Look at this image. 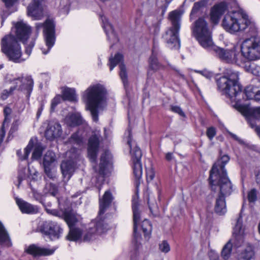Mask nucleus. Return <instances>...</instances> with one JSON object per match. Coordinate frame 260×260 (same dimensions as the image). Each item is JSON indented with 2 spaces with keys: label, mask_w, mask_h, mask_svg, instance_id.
<instances>
[{
  "label": "nucleus",
  "mask_w": 260,
  "mask_h": 260,
  "mask_svg": "<svg viewBox=\"0 0 260 260\" xmlns=\"http://www.w3.org/2000/svg\"><path fill=\"white\" fill-rule=\"evenodd\" d=\"M239 75L238 73L231 70L226 69L223 76L216 80L218 90L230 99L232 102H235L233 106L244 116L247 117L251 127H254V120H260V107H250L248 105L240 103L239 98L242 92V86L238 83Z\"/></svg>",
  "instance_id": "obj_1"
},
{
  "label": "nucleus",
  "mask_w": 260,
  "mask_h": 260,
  "mask_svg": "<svg viewBox=\"0 0 260 260\" xmlns=\"http://www.w3.org/2000/svg\"><path fill=\"white\" fill-rule=\"evenodd\" d=\"M37 38V34H8L1 40V51L9 60L20 63L25 60L22 58V52L20 42L26 45L25 53L29 56L31 53Z\"/></svg>",
  "instance_id": "obj_2"
},
{
  "label": "nucleus",
  "mask_w": 260,
  "mask_h": 260,
  "mask_svg": "<svg viewBox=\"0 0 260 260\" xmlns=\"http://www.w3.org/2000/svg\"><path fill=\"white\" fill-rule=\"evenodd\" d=\"M107 94L106 88L100 84L90 86L83 94L86 108L90 112L94 121H98L99 110L107 105Z\"/></svg>",
  "instance_id": "obj_3"
},
{
  "label": "nucleus",
  "mask_w": 260,
  "mask_h": 260,
  "mask_svg": "<svg viewBox=\"0 0 260 260\" xmlns=\"http://www.w3.org/2000/svg\"><path fill=\"white\" fill-rule=\"evenodd\" d=\"M222 26L226 31L234 32L244 30L248 27L250 32L257 31L255 23L249 19L248 15L241 9L229 12L223 19Z\"/></svg>",
  "instance_id": "obj_4"
},
{
  "label": "nucleus",
  "mask_w": 260,
  "mask_h": 260,
  "mask_svg": "<svg viewBox=\"0 0 260 260\" xmlns=\"http://www.w3.org/2000/svg\"><path fill=\"white\" fill-rule=\"evenodd\" d=\"M230 158L228 155H223L212 166L210 171L209 177V184L212 189H214L217 183H223L224 179L231 181L228 176V173L225 169V165L228 162Z\"/></svg>",
  "instance_id": "obj_5"
},
{
  "label": "nucleus",
  "mask_w": 260,
  "mask_h": 260,
  "mask_svg": "<svg viewBox=\"0 0 260 260\" xmlns=\"http://www.w3.org/2000/svg\"><path fill=\"white\" fill-rule=\"evenodd\" d=\"M224 180L223 183H217L215 187H214V189H213L215 190L217 187L219 190L214 207L215 213L219 215H223L226 212L225 198L230 196L233 191V185L231 181L227 179ZM211 189L212 190V188Z\"/></svg>",
  "instance_id": "obj_6"
},
{
  "label": "nucleus",
  "mask_w": 260,
  "mask_h": 260,
  "mask_svg": "<svg viewBox=\"0 0 260 260\" xmlns=\"http://www.w3.org/2000/svg\"><path fill=\"white\" fill-rule=\"evenodd\" d=\"M243 57L249 61L260 59V37L253 36L245 39L241 45Z\"/></svg>",
  "instance_id": "obj_7"
},
{
  "label": "nucleus",
  "mask_w": 260,
  "mask_h": 260,
  "mask_svg": "<svg viewBox=\"0 0 260 260\" xmlns=\"http://www.w3.org/2000/svg\"><path fill=\"white\" fill-rule=\"evenodd\" d=\"M131 134L129 132V136L127 140V144L130 148V153L133 164V172L137 180H139L142 176V168L141 159L142 155V151L137 146L135 142H133L131 138Z\"/></svg>",
  "instance_id": "obj_8"
},
{
  "label": "nucleus",
  "mask_w": 260,
  "mask_h": 260,
  "mask_svg": "<svg viewBox=\"0 0 260 260\" xmlns=\"http://www.w3.org/2000/svg\"><path fill=\"white\" fill-rule=\"evenodd\" d=\"M11 82L14 84L11 87H15L16 90L23 92L27 99L28 100L32 92L34 86V81L30 76H26L15 78L11 80Z\"/></svg>",
  "instance_id": "obj_9"
},
{
  "label": "nucleus",
  "mask_w": 260,
  "mask_h": 260,
  "mask_svg": "<svg viewBox=\"0 0 260 260\" xmlns=\"http://www.w3.org/2000/svg\"><path fill=\"white\" fill-rule=\"evenodd\" d=\"M40 231L44 236L54 240L60 238L62 230L56 222L46 221L40 226Z\"/></svg>",
  "instance_id": "obj_10"
},
{
  "label": "nucleus",
  "mask_w": 260,
  "mask_h": 260,
  "mask_svg": "<svg viewBox=\"0 0 260 260\" xmlns=\"http://www.w3.org/2000/svg\"><path fill=\"white\" fill-rule=\"evenodd\" d=\"M123 56L119 53H117L115 55L114 57L112 56L109 58L110 70L111 71L119 64L120 68L119 76L122 81L123 86L126 89L128 86V82L127 79V74L125 66L123 62Z\"/></svg>",
  "instance_id": "obj_11"
},
{
  "label": "nucleus",
  "mask_w": 260,
  "mask_h": 260,
  "mask_svg": "<svg viewBox=\"0 0 260 260\" xmlns=\"http://www.w3.org/2000/svg\"><path fill=\"white\" fill-rule=\"evenodd\" d=\"M212 52L221 60L228 63L237 62V52L234 48L224 49L217 46L212 47Z\"/></svg>",
  "instance_id": "obj_12"
},
{
  "label": "nucleus",
  "mask_w": 260,
  "mask_h": 260,
  "mask_svg": "<svg viewBox=\"0 0 260 260\" xmlns=\"http://www.w3.org/2000/svg\"><path fill=\"white\" fill-rule=\"evenodd\" d=\"M44 0H32L27 7L28 15L35 19H41L44 15Z\"/></svg>",
  "instance_id": "obj_13"
},
{
  "label": "nucleus",
  "mask_w": 260,
  "mask_h": 260,
  "mask_svg": "<svg viewBox=\"0 0 260 260\" xmlns=\"http://www.w3.org/2000/svg\"><path fill=\"white\" fill-rule=\"evenodd\" d=\"M56 249V247L48 248L41 247L35 244H31L25 249V252L34 257H36L52 255Z\"/></svg>",
  "instance_id": "obj_14"
},
{
  "label": "nucleus",
  "mask_w": 260,
  "mask_h": 260,
  "mask_svg": "<svg viewBox=\"0 0 260 260\" xmlns=\"http://www.w3.org/2000/svg\"><path fill=\"white\" fill-rule=\"evenodd\" d=\"M100 140L96 135H92L88 142V156L91 162H96L98 152L99 151Z\"/></svg>",
  "instance_id": "obj_15"
},
{
  "label": "nucleus",
  "mask_w": 260,
  "mask_h": 260,
  "mask_svg": "<svg viewBox=\"0 0 260 260\" xmlns=\"http://www.w3.org/2000/svg\"><path fill=\"white\" fill-rule=\"evenodd\" d=\"M139 202L138 190L132 199V209L133 212L134 236L136 240L139 237L137 233V223L140 219V212L139 210Z\"/></svg>",
  "instance_id": "obj_16"
},
{
  "label": "nucleus",
  "mask_w": 260,
  "mask_h": 260,
  "mask_svg": "<svg viewBox=\"0 0 260 260\" xmlns=\"http://www.w3.org/2000/svg\"><path fill=\"white\" fill-rule=\"evenodd\" d=\"M61 125L55 121H50L45 132V136L47 139L52 140L55 138L60 137L62 134Z\"/></svg>",
  "instance_id": "obj_17"
},
{
  "label": "nucleus",
  "mask_w": 260,
  "mask_h": 260,
  "mask_svg": "<svg viewBox=\"0 0 260 260\" xmlns=\"http://www.w3.org/2000/svg\"><path fill=\"white\" fill-rule=\"evenodd\" d=\"M193 36L203 48L212 52L213 44L211 34H193Z\"/></svg>",
  "instance_id": "obj_18"
},
{
  "label": "nucleus",
  "mask_w": 260,
  "mask_h": 260,
  "mask_svg": "<svg viewBox=\"0 0 260 260\" xmlns=\"http://www.w3.org/2000/svg\"><path fill=\"white\" fill-rule=\"evenodd\" d=\"M181 13L180 11L176 10L171 12L169 14V18L171 22L170 28L171 32H178L181 26Z\"/></svg>",
  "instance_id": "obj_19"
},
{
  "label": "nucleus",
  "mask_w": 260,
  "mask_h": 260,
  "mask_svg": "<svg viewBox=\"0 0 260 260\" xmlns=\"http://www.w3.org/2000/svg\"><path fill=\"white\" fill-rule=\"evenodd\" d=\"M228 7L225 3L222 2L215 5L211 11V19L216 23L219 21L222 15L227 10Z\"/></svg>",
  "instance_id": "obj_20"
},
{
  "label": "nucleus",
  "mask_w": 260,
  "mask_h": 260,
  "mask_svg": "<svg viewBox=\"0 0 260 260\" xmlns=\"http://www.w3.org/2000/svg\"><path fill=\"white\" fill-rule=\"evenodd\" d=\"M16 202L22 213L34 214L38 212L37 206L33 205L21 199L16 198Z\"/></svg>",
  "instance_id": "obj_21"
},
{
  "label": "nucleus",
  "mask_w": 260,
  "mask_h": 260,
  "mask_svg": "<svg viewBox=\"0 0 260 260\" xmlns=\"http://www.w3.org/2000/svg\"><path fill=\"white\" fill-rule=\"evenodd\" d=\"M114 198L110 190H107L104 194L103 198L99 199L100 215L103 214L110 207Z\"/></svg>",
  "instance_id": "obj_22"
},
{
  "label": "nucleus",
  "mask_w": 260,
  "mask_h": 260,
  "mask_svg": "<svg viewBox=\"0 0 260 260\" xmlns=\"http://www.w3.org/2000/svg\"><path fill=\"white\" fill-rule=\"evenodd\" d=\"M162 37L166 40L169 48L172 49H178L180 48V41L178 34H165Z\"/></svg>",
  "instance_id": "obj_23"
},
{
  "label": "nucleus",
  "mask_w": 260,
  "mask_h": 260,
  "mask_svg": "<svg viewBox=\"0 0 260 260\" xmlns=\"http://www.w3.org/2000/svg\"><path fill=\"white\" fill-rule=\"evenodd\" d=\"M36 28L37 32H55V24L52 20L48 19L43 23H36Z\"/></svg>",
  "instance_id": "obj_24"
},
{
  "label": "nucleus",
  "mask_w": 260,
  "mask_h": 260,
  "mask_svg": "<svg viewBox=\"0 0 260 260\" xmlns=\"http://www.w3.org/2000/svg\"><path fill=\"white\" fill-rule=\"evenodd\" d=\"M244 94L248 100H254L255 101H260V89L253 85H249L246 87Z\"/></svg>",
  "instance_id": "obj_25"
},
{
  "label": "nucleus",
  "mask_w": 260,
  "mask_h": 260,
  "mask_svg": "<svg viewBox=\"0 0 260 260\" xmlns=\"http://www.w3.org/2000/svg\"><path fill=\"white\" fill-rule=\"evenodd\" d=\"M62 174L64 178L69 179L72 176L74 171L73 162L70 160L63 161L60 165Z\"/></svg>",
  "instance_id": "obj_26"
},
{
  "label": "nucleus",
  "mask_w": 260,
  "mask_h": 260,
  "mask_svg": "<svg viewBox=\"0 0 260 260\" xmlns=\"http://www.w3.org/2000/svg\"><path fill=\"white\" fill-rule=\"evenodd\" d=\"M110 155L107 151H105L101 155L100 163L99 165V169L98 171L100 175H105L106 168L110 164Z\"/></svg>",
  "instance_id": "obj_27"
},
{
  "label": "nucleus",
  "mask_w": 260,
  "mask_h": 260,
  "mask_svg": "<svg viewBox=\"0 0 260 260\" xmlns=\"http://www.w3.org/2000/svg\"><path fill=\"white\" fill-rule=\"evenodd\" d=\"M64 121L68 126L74 127L82 124V118L78 113L69 114L66 117Z\"/></svg>",
  "instance_id": "obj_28"
},
{
  "label": "nucleus",
  "mask_w": 260,
  "mask_h": 260,
  "mask_svg": "<svg viewBox=\"0 0 260 260\" xmlns=\"http://www.w3.org/2000/svg\"><path fill=\"white\" fill-rule=\"evenodd\" d=\"M193 32H209L207 22L203 18H199L193 23Z\"/></svg>",
  "instance_id": "obj_29"
},
{
  "label": "nucleus",
  "mask_w": 260,
  "mask_h": 260,
  "mask_svg": "<svg viewBox=\"0 0 260 260\" xmlns=\"http://www.w3.org/2000/svg\"><path fill=\"white\" fill-rule=\"evenodd\" d=\"M12 243L9 234L3 223L0 221V246L9 247Z\"/></svg>",
  "instance_id": "obj_30"
},
{
  "label": "nucleus",
  "mask_w": 260,
  "mask_h": 260,
  "mask_svg": "<svg viewBox=\"0 0 260 260\" xmlns=\"http://www.w3.org/2000/svg\"><path fill=\"white\" fill-rule=\"evenodd\" d=\"M44 39L47 48L45 49L44 48H42L41 50L43 54L46 55L50 51L51 48L53 46L55 42L56 36L55 34H44Z\"/></svg>",
  "instance_id": "obj_31"
},
{
  "label": "nucleus",
  "mask_w": 260,
  "mask_h": 260,
  "mask_svg": "<svg viewBox=\"0 0 260 260\" xmlns=\"http://www.w3.org/2000/svg\"><path fill=\"white\" fill-rule=\"evenodd\" d=\"M157 54V50H156L155 43L154 42L153 47L152 50V54L149 58V66L150 68L156 71L159 69L161 67V64L158 61L156 55Z\"/></svg>",
  "instance_id": "obj_32"
},
{
  "label": "nucleus",
  "mask_w": 260,
  "mask_h": 260,
  "mask_svg": "<svg viewBox=\"0 0 260 260\" xmlns=\"http://www.w3.org/2000/svg\"><path fill=\"white\" fill-rule=\"evenodd\" d=\"M254 259H255L254 247L251 245H248L241 253L238 260H253Z\"/></svg>",
  "instance_id": "obj_33"
},
{
  "label": "nucleus",
  "mask_w": 260,
  "mask_h": 260,
  "mask_svg": "<svg viewBox=\"0 0 260 260\" xmlns=\"http://www.w3.org/2000/svg\"><path fill=\"white\" fill-rule=\"evenodd\" d=\"M92 224L93 226H91V228L96 235L104 233L108 230V224L103 220H100Z\"/></svg>",
  "instance_id": "obj_34"
},
{
  "label": "nucleus",
  "mask_w": 260,
  "mask_h": 260,
  "mask_svg": "<svg viewBox=\"0 0 260 260\" xmlns=\"http://www.w3.org/2000/svg\"><path fill=\"white\" fill-rule=\"evenodd\" d=\"M56 161V157L54 152L52 151H48L43 158V167H53Z\"/></svg>",
  "instance_id": "obj_35"
},
{
  "label": "nucleus",
  "mask_w": 260,
  "mask_h": 260,
  "mask_svg": "<svg viewBox=\"0 0 260 260\" xmlns=\"http://www.w3.org/2000/svg\"><path fill=\"white\" fill-rule=\"evenodd\" d=\"M64 219L67 222L69 229L75 228V225L78 222V219L76 216L71 212H66L64 214Z\"/></svg>",
  "instance_id": "obj_36"
},
{
  "label": "nucleus",
  "mask_w": 260,
  "mask_h": 260,
  "mask_svg": "<svg viewBox=\"0 0 260 260\" xmlns=\"http://www.w3.org/2000/svg\"><path fill=\"white\" fill-rule=\"evenodd\" d=\"M62 100L74 102L76 101L75 90L70 88H66L62 91Z\"/></svg>",
  "instance_id": "obj_37"
},
{
  "label": "nucleus",
  "mask_w": 260,
  "mask_h": 260,
  "mask_svg": "<svg viewBox=\"0 0 260 260\" xmlns=\"http://www.w3.org/2000/svg\"><path fill=\"white\" fill-rule=\"evenodd\" d=\"M34 146L33 141L30 140L26 147L24 149V154L22 155V152L20 150L17 151V154L19 156V159L21 160L27 159L29 154H30Z\"/></svg>",
  "instance_id": "obj_38"
},
{
  "label": "nucleus",
  "mask_w": 260,
  "mask_h": 260,
  "mask_svg": "<svg viewBox=\"0 0 260 260\" xmlns=\"http://www.w3.org/2000/svg\"><path fill=\"white\" fill-rule=\"evenodd\" d=\"M81 235L82 232L81 230L79 228H74L70 229L67 238L69 240L76 241L81 238Z\"/></svg>",
  "instance_id": "obj_39"
},
{
  "label": "nucleus",
  "mask_w": 260,
  "mask_h": 260,
  "mask_svg": "<svg viewBox=\"0 0 260 260\" xmlns=\"http://www.w3.org/2000/svg\"><path fill=\"white\" fill-rule=\"evenodd\" d=\"M14 26L16 29L15 32H30L31 31V28L26 23L23 21H18Z\"/></svg>",
  "instance_id": "obj_40"
},
{
  "label": "nucleus",
  "mask_w": 260,
  "mask_h": 260,
  "mask_svg": "<svg viewBox=\"0 0 260 260\" xmlns=\"http://www.w3.org/2000/svg\"><path fill=\"white\" fill-rule=\"evenodd\" d=\"M43 192L45 194H50L53 197H55L58 194V188L53 183H46Z\"/></svg>",
  "instance_id": "obj_41"
},
{
  "label": "nucleus",
  "mask_w": 260,
  "mask_h": 260,
  "mask_svg": "<svg viewBox=\"0 0 260 260\" xmlns=\"http://www.w3.org/2000/svg\"><path fill=\"white\" fill-rule=\"evenodd\" d=\"M243 221L242 217L241 214L237 220L236 224L234 228V234L236 236V238H241V234L243 233Z\"/></svg>",
  "instance_id": "obj_42"
},
{
  "label": "nucleus",
  "mask_w": 260,
  "mask_h": 260,
  "mask_svg": "<svg viewBox=\"0 0 260 260\" xmlns=\"http://www.w3.org/2000/svg\"><path fill=\"white\" fill-rule=\"evenodd\" d=\"M232 250V244L231 242V240H230L224 246L221 251V256L224 259H228L230 257Z\"/></svg>",
  "instance_id": "obj_43"
},
{
  "label": "nucleus",
  "mask_w": 260,
  "mask_h": 260,
  "mask_svg": "<svg viewBox=\"0 0 260 260\" xmlns=\"http://www.w3.org/2000/svg\"><path fill=\"white\" fill-rule=\"evenodd\" d=\"M148 205L149 209L152 215L154 217H157L159 215V210L158 206L155 200H151L150 199H148Z\"/></svg>",
  "instance_id": "obj_44"
},
{
  "label": "nucleus",
  "mask_w": 260,
  "mask_h": 260,
  "mask_svg": "<svg viewBox=\"0 0 260 260\" xmlns=\"http://www.w3.org/2000/svg\"><path fill=\"white\" fill-rule=\"evenodd\" d=\"M68 143L81 145L83 143V138L78 132L73 133L68 139Z\"/></svg>",
  "instance_id": "obj_45"
},
{
  "label": "nucleus",
  "mask_w": 260,
  "mask_h": 260,
  "mask_svg": "<svg viewBox=\"0 0 260 260\" xmlns=\"http://www.w3.org/2000/svg\"><path fill=\"white\" fill-rule=\"evenodd\" d=\"M246 70L250 72L255 76H260V66L254 63H249L248 66H246Z\"/></svg>",
  "instance_id": "obj_46"
},
{
  "label": "nucleus",
  "mask_w": 260,
  "mask_h": 260,
  "mask_svg": "<svg viewBox=\"0 0 260 260\" xmlns=\"http://www.w3.org/2000/svg\"><path fill=\"white\" fill-rule=\"evenodd\" d=\"M44 149V148H43L40 144H37L35 147L34 150L32 154L31 159L33 160L39 159L42 155Z\"/></svg>",
  "instance_id": "obj_47"
},
{
  "label": "nucleus",
  "mask_w": 260,
  "mask_h": 260,
  "mask_svg": "<svg viewBox=\"0 0 260 260\" xmlns=\"http://www.w3.org/2000/svg\"><path fill=\"white\" fill-rule=\"evenodd\" d=\"M96 235L92 229L91 226L89 228L87 231L84 233L82 241L83 242H90L95 238Z\"/></svg>",
  "instance_id": "obj_48"
},
{
  "label": "nucleus",
  "mask_w": 260,
  "mask_h": 260,
  "mask_svg": "<svg viewBox=\"0 0 260 260\" xmlns=\"http://www.w3.org/2000/svg\"><path fill=\"white\" fill-rule=\"evenodd\" d=\"M207 4L206 0H201L200 1L196 2L191 11L190 15H193L198 13L202 8L205 7Z\"/></svg>",
  "instance_id": "obj_49"
},
{
  "label": "nucleus",
  "mask_w": 260,
  "mask_h": 260,
  "mask_svg": "<svg viewBox=\"0 0 260 260\" xmlns=\"http://www.w3.org/2000/svg\"><path fill=\"white\" fill-rule=\"evenodd\" d=\"M142 229L144 234V236L146 238L147 236H149L151 231V225L149 221L147 219H144L141 225Z\"/></svg>",
  "instance_id": "obj_50"
},
{
  "label": "nucleus",
  "mask_w": 260,
  "mask_h": 260,
  "mask_svg": "<svg viewBox=\"0 0 260 260\" xmlns=\"http://www.w3.org/2000/svg\"><path fill=\"white\" fill-rule=\"evenodd\" d=\"M15 90H16V87H10L9 90H3L1 94V99L3 101L6 100L10 95L13 94Z\"/></svg>",
  "instance_id": "obj_51"
},
{
  "label": "nucleus",
  "mask_w": 260,
  "mask_h": 260,
  "mask_svg": "<svg viewBox=\"0 0 260 260\" xmlns=\"http://www.w3.org/2000/svg\"><path fill=\"white\" fill-rule=\"evenodd\" d=\"M61 100H63L62 96L60 95H57L54 98L51 102V112L54 111L56 106L61 102Z\"/></svg>",
  "instance_id": "obj_52"
},
{
  "label": "nucleus",
  "mask_w": 260,
  "mask_h": 260,
  "mask_svg": "<svg viewBox=\"0 0 260 260\" xmlns=\"http://www.w3.org/2000/svg\"><path fill=\"white\" fill-rule=\"evenodd\" d=\"M257 191L256 189H252L248 193V200L249 202L253 203L257 200Z\"/></svg>",
  "instance_id": "obj_53"
},
{
  "label": "nucleus",
  "mask_w": 260,
  "mask_h": 260,
  "mask_svg": "<svg viewBox=\"0 0 260 260\" xmlns=\"http://www.w3.org/2000/svg\"><path fill=\"white\" fill-rule=\"evenodd\" d=\"M159 248L160 250L164 253H168L170 250V245L166 241H163L162 242L159 244Z\"/></svg>",
  "instance_id": "obj_54"
},
{
  "label": "nucleus",
  "mask_w": 260,
  "mask_h": 260,
  "mask_svg": "<svg viewBox=\"0 0 260 260\" xmlns=\"http://www.w3.org/2000/svg\"><path fill=\"white\" fill-rule=\"evenodd\" d=\"M44 169V172L47 177L51 179H54L55 178V174L51 170L52 167H43Z\"/></svg>",
  "instance_id": "obj_55"
},
{
  "label": "nucleus",
  "mask_w": 260,
  "mask_h": 260,
  "mask_svg": "<svg viewBox=\"0 0 260 260\" xmlns=\"http://www.w3.org/2000/svg\"><path fill=\"white\" fill-rule=\"evenodd\" d=\"M171 110L176 113H177L180 116L182 117H185V115L181 108L178 106H171Z\"/></svg>",
  "instance_id": "obj_56"
},
{
  "label": "nucleus",
  "mask_w": 260,
  "mask_h": 260,
  "mask_svg": "<svg viewBox=\"0 0 260 260\" xmlns=\"http://www.w3.org/2000/svg\"><path fill=\"white\" fill-rule=\"evenodd\" d=\"M207 136L208 138L211 140L216 135L215 128L213 127H210L207 130Z\"/></svg>",
  "instance_id": "obj_57"
},
{
  "label": "nucleus",
  "mask_w": 260,
  "mask_h": 260,
  "mask_svg": "<svg viewBox=\"0 0 260 260\" xmlns=\"http://www.w3.org/2000/svg\"><path fill=\"white\" fill-rule=\"evenodd\" d=\"M107 38L111 42L112 45L119 41L117 34H107Z\"/></svg>",
  "instance_id": "obj_58"
},
{
  "label": "nucleus",
  "mask_w": 260,
  "mask_h": 260,
  "mask_svg": "<svg viewBox=\"0 0 260 260\" xmlns=\"http://www.w3.org/2000/svg\"><path fill=\"white\" fill-rule=\"evenodd\" d=\"M26 178V174L25 170H21L19 172L18 175V186L20 185L22 181Z\"/></svg>",
  "instance_id": "obj_59"
},
{
  "label": "nucleus",
  "mask_w": 260,
  "mask_h": 260,
  "mask_svg": "<svg viewBox=\"0 0 260 260\" xmlns=\"http://www.w3.org/2000/svg\"><path fill=\"white\" fill-rule=\"evenodd\" d=\"M229 135L234 139L236 141H237L239 144H242V145H245V143L244 142V141L242 140L241 139L239 138L237 135H236L235 134L230 132H228Z\"/></svg>",
  "instance_id": "obj_60"
},
{
  "label": "nucleus",
  "mask_w": 260,
  "mask_h": 260,
  "mask_svg": "<svg viewBox=\"0 0 260 260\" xmlns=\"http://www.w3.org/2000/svg\"><path fill=\"white\" fill-rule=\"evenodd\" d=\"M2 1L5 3L6 7L9 8L12 7L17 0H2Z\"/></svg>",
  "instance_id": "obj_61"
},
{
  "label": "nucleus",
  "mask_w": 260,
  "mask_h": 260,
  "mask_svg": "<svg viewBox=\"0 0 260 260\" xmlns=\"http://www.w3.org/2000/svg\"><path fill=\"white\" fill-rule=\"evenodd\" d=\"M154 177V173L152 170H150L146 173V178L148 182L152 181Z\"/></svg>",
  "instance_id": "obj_62"
},
{
  "label": "nucleus",
  "mask_w": 260,
  "mask_h": 260,
  "mask_svg": "<svg viewBox=\"0 0 260 260\" xmlns=\"http://www.w3.org/2000/svg\"><path fill=\"white\" fill-rule=\"evenodd\" d=\"M29 185L31 189V192L33 194L34 197L36 199H38L39 198H40V194L37 192V191L35 188H34L32 187L31 183H29Z\"/></svg>",
  "instance_id": "obj_63"
},
{
  "label": "nucleus",
  "mask_w": 260,
  "mask_h": 260,
  "mask_svg": "<svg viewBox=\"0 0 260 260\" xmlns=\"http://www.w3.org/2000/svg\"><path fill=\"white\" fill-rule=\"evenodd\" d=\"M38 172H35L32 175L29 177L31 181H37L38 180Z\"/></svg>",
  "instance_id": "obj_64"
}]
</instances>
